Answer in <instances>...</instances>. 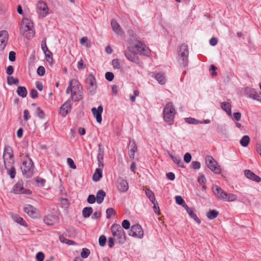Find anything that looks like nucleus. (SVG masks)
<instances>
[{
    "label": "nucleus",
    "instance_id": "37998d69",
    "mask_svg": "<svg viewBox=\"0 0 261 261\" xmlns=\"http://www.w3.org/2000/svg\"><path fill=\"white\" fill-rule=\"evenodd\" d=\"M237 200V196L233 194L227 193L226 199L224 201H234Z\"/></svg>",
    "mask_w": 261,
    "mask_h": 261
},
{
    "label": "nucleus",
    "instance_id": "49530a36",
    "mask_svg": "<svg viewBox=\"0 0 261 261\" xmlns=\"http://www.w3.org/2000/svg\"><path fill=\"white\" fill-rule=\"evenodd\" d=\"M36 115L41 119L44 117V113L40 107H37L36 109Z\"/></svg>",
    "mask_w": 261,
    "mask_h": 261
},
{
    "label": "nucleus",
    "instance_id": "c03bdc74",
    "mask_svg": "<svg viewBox=\"0 0 261 261\" xmlns=\"http://www.w3.org/2000/svg\"><path fill=\"white\" fill-rule=\"evenodd\" d=\"M90 253V250L87 248H83L81 253V256L82 258H85L88 257Z\"/></svg>",
    "mask_w": 261,
    "mask_h": 261
},
{
    "label": "nucleus",
    "instance_id": "de8ad7c7",
    "mask_svg": "<svg viewBox=\"0 0 261 261\" xmlns=\"http://www.w3.org/2000/svg\"><path fill=\"white\" fill-rule=\"evenodd\" d=\"M105 77L108 81L111 82L114 80V75L112 72H107L105 74Z\"/></svg>",
    "mask_w": 261,
    "mask_h": 261
},
{
    "label": "nucleus",
    "instance_id": "ea45409f",
    "mask_svg": "<svg viewBox=\"0 0 261 261\" xmlns=\"http://www.w3.org/2000/svg\"><path fill=\"white\" fill-rule=\"evenodd\" d=\"M7 83L9 85H18L19 81L17 79H15L13 76H9L7 77Z\"/></svg>",
    "mask_w": 261,
    "mask_h": 261
},
{
    "label": "nucleus",
    "instance_id": "bf43d9fd",
    "mask_svg": "<svg viewBox=\"0 0 261 261\" xmlns=\"http://www.w3.org/2000/svg\"><path fill=\"white\" fill-rule=\"evenodd\" d=\"M16 54L13 51H11L9 54V59L10 61L13 62L15 60Z\"/></svg>",
    "mask_w": 261,
    "mask_h": 261
},
{
    "label": "nucleus",
    "instance_id": "5fc2aeb1",
    "mask_svg": "<svg viewBox=\"0 0 261 261\" xmlns=\"http://www.w3.org/2000/svg\"><path fill=\"white\" fill-rule=\"evenodd\" d=\"M36 258L37 261H43L44 255L42 252H39L37 253Z\"/></svg>",
    "mask_w": 261,
    "mask_h": 261
},
{
    "label": "nucleus",
    "instance_id": "5701e85b",
    "mask_svg": "<svg viewBox=\"0 0 261 261\" xmlns=\"http://www.w3.org/2000/svg\"><path fill=\"white\" fill-rule=\"evenodd\" d=\"M183 207L185 208L187 212L188 213L191 218L193 219L197 223L200 224L201 223V221L197 217L196 215L186 204L183 205Z\"/></svg>",
    "mask_w": 261,
    "mask_h": 261
},
{
    "label": "nucleus",
    "instance_id": "58836bf2",
    "mask_svg": "<svg viewBox=\"0 0 261 261\" xmlns=\"http://www.w3.org/2000/svg\"><path fill=\"white\" fill-rule=\"evenodd\" d=\"M41 48L44 54H45V56L48 58L51 57L52 56L51 53L48 50L45 42H44V43H42L41 44Z\"/></svg>",
    "mask_w": 261,
    "mask_h": 261
},
{
    "label": "nucleus",
    "instance_id": "7c9ffc66",
    "mask_svg": "<svg viewBox=\"0 0 261 261\" xmlns=\"http://www.w3.org/2000/svg\"><path fill=\"white\" fill-rule=\"evenodd\" d=\"M103 154H104V148L101 145V144H98V154H97V161L99 163H100L101 161L103 160Z\"/></svg>",
    "mask_w": 261,
    "mask_h": 261
},
{
    "label": "nucleus",
    "instance_id": "72a5a7b5",
    "mask_svg": "<svg viewBox=\"0 0 261 261\" xmlns=\"http://www.w3.org/2000/svg\"><path fill=\"white\" fill-rule=\"evenodd\" d=\"M17 93L18 95L24 98L27 95V90L24 87L18 86L17 89Z\"/></svg>",
    "mask_w": 261,
    "mask_h": 261
},
{
    "label": "nucleus",
    "instance_id": "79ce46f5",
    "mask_svg": "<svg viewBox=\"0 0 261 261\" xmlns=\"http://www.w3.org/2000/svg\"><path fill=\"white\" fill-rule=\"evenodd\" d=\"M112 65L114 69H119L121 68L119 60L117 59H113L112 60Z\"/></svg>",
    "mask_w": 261,
    "mask_h": 261
},
{
    "label": "nucleus",
    "instance_id": "09e8293b",
    "mask_svg": "<svg viewBox=\"0 0 261 261\" xmlns=\"http://www.w3.org/2000/svg\"><path fill=\"white\" fill-rule=\"evenodd\" d=\"M37 74L40 76H43L45 73V69L43 66H40L37 70Z\"/></svg>",
    "mask_w": 261,
    "mask_h": 261
},
{
    "label": "nucleus",
    "instance_id": "b1692460",
    "mask_svg": "<svg viewBox=\"0 0 261 261\" xmlns=\"http://www.w3.org/2000/svg\"><path fill=\"white\" fill-rule=\"evenodd\" d=\"M23 189L22 181H19L13 187V192L16 194H22Z\"/></svg>",
    "mask_w": 261,
    "mask_h": 261
},
{
    "label": "nucleus",
    "instance_id": "393cba45",
    "mask_svg": "<svg viewBox=\"0 0 261 261\" xmlns=\"http://www.w3.org/2000/svg\"><path fill=\"white\" fill-rule=\"evenodd\" d=\"M221 107L229 116L232 117L231 106L229 102L225 101L222 102L221 103Z\"/></svg>",
    "mask_w": 261,
    "mask_h": 261
},
{
    "label": "nucleus",
    "instance_id": "bb28decb",
    "mask_svg": "<svg viewBox=\"0 0 261 261\" xmlns=\"http://www.w3.org/2000/svg\"><path fill=\"white\" fill-rule=\"evenodd\" d=\"M170 157L172 159L173 161L179 167L185 168L184 163L181 161L179 156H176L172 155L171 153L169 154Z\"/></svg>",
    "mask_w": 261,
    "mask_h": 261
},
{
    "label": "nucleus",
    "instance_id": "c756f323",
    "mask_svg": "<svg viewBox=\"0 0 261 261\" xmlns=\"http://www.w3.org/2000/svg\"><path fill=\"white\" fill-rule=\"evenodd\" d=\"M12 152V149L10 146L8 145L6 146L4 149L3 154L4 158H5L6 157H7L8 158H12L13 156Z\"/></svg>",
    "mask_w": 261,
    "mask_h": 261
},
{
    "label": "nucleus",
    "instance_id": "2f4dec72",
    "mask_svg": "<svg viewBox=\"0 0 261 261\" xmlns=\"http://www.w3.org/2000/svg\"><path fill=\"white\" fill-rule=\"evenodd\" d=\"M102 170L97 168L93 175L92 179L94 181H98L102 177Z\"/></svg>",
    "mask_w": 261,
    "mask_h": 261
},
{
    "label": "nucleus",
    "instance_id": "13d9d810",
    "mask_svg": "<svg viewBox=\"0 0 261 261\" xmlns=\"http://www.w3.org/2000/svg\"><path fill=\"white\" fill-rule=\"evenodd\" d=\"M95 200H96V198L94 195H90L88 197L87 202L89 203L92 204L95 202Z\"/></svg>",
    "mask_w": 261,
    "mask_h": 261
},
{
    "label": "nucleus",
    "instance_id": "c85d7f7f",
    "mask_svg": "<svg viewBox=\"0 0 261 261\" xmlns=\"http://www.w3.org/2000/svg\"><path fill=\"white\" fill-rule=\"evenodd\" d=\"M106 196V193L104 191L100 190H99L96 194V201L97 203H101Z\"/></svg>",
    "mask_w": 261,
    "mask_h": 261
},
{
    "label": "nucleus",
    "instance_id": "f8f14e48",
    "mask_svg": "<svg viewBox=\"0 0 261 261\" xmlns=\"http://www.w3.org/2000/svg\"><path fill=\"white\" fill-rule=\"evenodd\" d=\"M128 234L129 236L139 238H143L144 235L143 230L141 225L139 224L133 225Z\"/></svg>",
    "mask_w": 261,
    "mask_h": 261
},
{
    "label": "nucleus",
    "instance_id": "a878e982",
    "mask_svg": "<svg viewBox=\"0 0 261 261\" xmlns=\"http://www.w3.org/2000/svg\"><path fill=\"white\" fill-rule=\"evenodd\" d=\"M57 218L55 216L48 215L44 217V222L48 225H53L56 222Z\"/></svg>",
    "mask_w": 261,
    "mask_h": 261
},
{
    "label": "nucleus",
    "instance_id": "f704fd0d",
    "mask_svg": "<svg viewBox=\"0 0 261 261\" xmlns=\"http://www.w3.org/2000/svg\"><path fill=\"white\" fill-rule=\"evenodd\" d=\"M93 209L91 207H86L82 211V214L84 218H88L92 214Z\"/></svg>",
    "mask_w": 261,
    "mask_h": 261
},
{
    "label": "nucleus",
    "instance_id": "0e129e2a",
    "mask_svg": "<svg viewBox=\"0 0 261 261\" xmlns=\"http://www.w3.org/2000/svg\"><path fill=\"white\" fill-rule=\"evenodd\" d=\"M88 90L91 95H93L96 92V86H89Z\"/></svg>",
    "mask_w": 261,
    "mask_h": 261
},
{
    "label": "nucleus",
    "instance_id": "c9c22d12",
    "mask_svg": "<svg viewBox=\"0 0 261 261\" xmlns=\"http://www.w3.org/2000/svg\"><path fill=\"white\" fill-rule=\"evenodd\" d=\"M184 120L188 124H198L201 123V121L192 117L185 118Z\"/></svg>",
    "mask_w": 261,
    "mask_h": 261
},
{
    "label": "nucleus",
    "instance_id": "774afa93",
    "mask_svg": "<svg viewBox=\"0 0 261 261\" xmlns=\"http://www.w3.org/2000/svg\"><path fill=\"white\" fill-rule=\"evenodd\" d=\"M226 129L223 125H218L217 126V131L218 133H224Z\"/></svg>",
    "mask_w": 261,
    "mask_h": 261
},
{
    "label": "nucleus",
    "instance_id": "0eeeda50",
    "mask_svg": "<svg viewBox=\"0 0 261 261\" xmlns=\"http://www.w3.org/2000/svg\"><path fill=\"white\" fill-rule=\"evenodd\" d=\"M132 42L138 54L146 56H149L150 50L145 44L137 40L132 41Z\"/></svg>",
    "mask_w": 261,
    "mask_h": 261
},
{
    "label": "nucleus",
    "instance_id": "1a4fd4ad",
    "mask_svg": "<svg viewBox=\"0 0 261 261\" xmlns=\"http://www.w3.org/2000/svg\"><path fill=\"white\" fill-rule=\"evenodd\" d=\"M178 56L182 60V64L186 67L188 65L189 51L187 45L181 44L178 51Z\"/></svg>",
    "mask_w": 261,
    "mask_h": 261
},
{
    "label": "nucleus",
    "instance_id": "8fccbe9b",
    "mask_svg": "<svg viewBox=\"0 0 261 261\" xmlns=\"http://www.w3.org/2000/svg\"><path fill=\"white\" fill-rule=\"evenodd\" d=\"M107 213V218L108 219L110 218V217L115 214V212L113 208H109L106 211Z\"/></svg>",
    "mask_w": 261,
    "mask_h": 261
},
{
    "label": "nucleus",
    "instance_id": "6e6552de",
    "mask_svg": "<svg viewBox=\"0 0 261 261\" xmlns=\"http://www.w3.org/2000/svg\"><path fill=\"white\" fill-rule=\"evenodd\" d=\"M205 161L206 166L212 171L217 174L221 173V169L220 166L218 165V163L212 156H207Z\"/></svg>",
    "mask_w": 261,
    "mask_h": 261
},
{
    "label": "nucleus",
    "instance_id": "cd10ccee",
    "mask_svg": "<svg viewBox=\"0 0 261 261\" xmlns=\"http://www.w3.org/2000/svg\"><path fill=\"white\" fill-rule=\"evenodd\" d=\"M13 220L17 222V223L20 224L21 225L27 227L28 225L25 221L22 218L18 216V215H14L12 216Z\"/></svg>",
    "mask_w": 261,
    "mask_h": 261
},
{
    "label": "nucleus",
    "instance_id": "864d4df0",
    "mask_svg": "<svg viewBox=\"0 0 261 261\" xmlns=\"http://www.w3.org/2000/svg\"><path fill=\"white\" fill-rule=\"evenodd\" d=\"M67 162L68 165L71 168L73 169H75L76 168V166L74 164V163L72 159L68 158L67 160Z\"/></svg>",
    "mask_w": 261,
    "mask_h": 261
},
{
    "label": "nucleus",
    "instance_id": "f3484780",
    "mask_svg": "<svg viewBox=\"0 0 261 261\" xmlns=\"http://www.w3.org/2000/svg\"><path fill=\"white\" fill-rule=\"evenodd\" d=\"M8 39V33L7 31H0V50L5 47Z\"/></svg>",
    "mask_w": 261,
    "mask_h": 261
},
{
    "label": "nucleus",
    "instance_id": "052dcab7",
    "mask_svg": "<svg viewBox=\"0 0 261 261\" xmlns=\"http://www.w3.org/2000/svg\"><path fill=\"white\" fill-rule=\"evenodd\" d=\"M23 118L25 121H28L31 118L29 111L28 110H24Z\"/></svg>",
    "mask_w": 261,
    "mask_h": 261
},
{
    "label": "nucleus",
    "instance_id": "680f3d73",
    "mask_svg": "<svg viewBox=\"0 0 261 261\" xmlns=\"http://www.w3.org/2000/svg\"><path fill=\"white\" fill-rule=\"evenodd\" d=\"M184 159L185 162L189 163L192 159L191 154L190 153H186L184 155Z\"/></svg>",
    "mask_w": 261,
    "mask_h": 261
},
{
    "label": "nucleus",
    "instance_id": "3c124183",
    "mask_svg": "<svg viewBox=\"0 0 261 261\" xmlns=\"http://www.w3.org/2000/svg\"><path fill=\"white\" fill-rule=\"evenodd\" d=\"M175 201L177 204L178 205H182L186 204L184 199L180 196H176L175 197Z\"/></svg>",
    "mask_w": 261,
    "mask_h": 261
},
{
    "label": "nucleus",
    "instance_id": "4468645a",
    "mask_svg": "<svg viewBox=\"0 0 261 261\" xmlns=\"http://www.w3.org/2000/svg\"><path fill=\"white\" fill-rule=\"evenodd\" d=\"M213 191L214 194L218 198L223 201L226 199L227 193L220 187L215 186L213 187Z\"/></svg>",
    "mask_w": 261,
    "mask_h": 261
},
{
    "label": "nucleus",
    "instance_id": "7ed1b4c3",
    "mask_svg": "<svg viewBox=\"0 0 261 261\" xmlns=\"http://www.w3.org/2000/svg\"><path fill=\"white\" fill-rule=\"evenodd\" d=\"M175 112V109L172 102H169L166 104L163 111V118L169 125L173 124Z\"/></svg>",
    "mask_w": 261,
    "mask_h": 261
},
{
    "label": "nucleus",
    "instance_id": "a19ab883",
    "mask_svg": "<svg viewBox=\"0 0 261 261\" xmlns=\"http://www.w3.org/2000/svg\"><path fill=\"white\" fill-rule=\"evenodd\" d=\"M6 168L7 170V173L11 178H14L16 175V171L15 168L12 166L10 168H8L6 166Z\"/></svg>",
    "mask_w": 261,
    "mask_h": 261
},
{
    "label": "nucleus",
    "instance_id": "f03ea898",
    "mask_svg": "<svg viewBox=\"0 0 261 261\" xmlns=\"http://www.w3.org/2000/svg\"><path fill=\"white\" fill-rule=\"evenodd\" d=\"M19 31L24 37L28 39L33 38L35 36V31L32 21L27 18H23Z\"/></svg>",
    "mask_w": 261,
    "mask_h": 261
},
{
    "label": "nucleus",
    "instance_id": "4c0bfd02",
    "mask_svg": "<svg viewBox=\"0 0 261 261\" xmlns=\"http://www.w3.org/2000/svg\"><path fill=\"white\" fill-rule=\"evenodd\" d=\"M219 213L216 210L210 211L207 213V217L209 219H214L218 216Z\"/></svg>",
    "mask_w": 261,
    "mask_h": 261
},
{
    "label": "nucleus",
    "instance_id": "e2e57ef3",
    "mask_svg": "<svg viewBox=\"0 0 261 261\" xmlns=\"http://www.w3.org/2000/svg\"><path fill=\"white\" fill-rule=\"evenodd\" d=\"M152 204H153V210H154L155 213H156L158 215H160V210H159V207L157 205V204H158L157 201H156V202H154V203H152Z\"/></svg>",
    "mask_w": 261,
    "mask_h": 261
},
{
    "label": "nucleus",
    "instance_id": "69168bd1",
    "mask_svg": "<svg viewBox=\"0 0 261 261\" xmlns=\"http://www.w3.org/2000/svg\"><path fill=\"white\" fill-rule=\"evenodd\" d=\"M30 94L32 98H36L38 97V92L34 89L31 90Z\"/></svg>",
    "mask_w": 261,
    "mask_h": 261
},
{
    "label": "nucleus",
    "instance_id": "f257e3e1",
    "mask_svg": "<svg viewBox=\"0 0 261 261\" xmlns=\"http://www.w3.org/2000/svg\"><path fill=\"white\" fill-rule=\"evenodd\" d=\"M66 93H71V98L74 101H80L84 97L82 86L76 79L70 80Z\"/></svg>",
    "mask_w": 261,
    "mask_h": 261
},
{
    "label": "nucleus",
    "instance_id": "dca6fc26",
    "mask_svg": "<svg viewBox=\"0 0 261 261\" xmlns=\"http://www.w3.org/2000/svg\"><path fill=\"white\" fill-rule=\"evenodd\" d=\"M117 187L120 192H125L128 189V184L126 180L119 178L117 181Z\"/></svg>",
    "mask_w": 261,
    "mask_h": 261
},
{
    "label": "nucleus",
    "instance_id": "20e7f679",
    "mask_svg": "<svg viewBox=\"0 0 261 261\" xmlns=\"http://www.w3.org/2000/svg\"><path fill=\"white\" fill-rule=\"evenodd\" d=\"M20 169L23 175L27 178L31 177L33 174L34 164L31 158L26 156L22 161Z\"/></svg>",
    "mask_w": 261,
    "mask_h": 261
},
{
    "label": "nucleus",
    "instance_id": "4d7b16f0",
    "mask_svg": "<svg viewBox=\"0 0 261 261\" xmlns=\"http://www.w3.org/2000/svg\"><path fill=\"white\" fill-rule=\"evenodd\" d=\"M241 113L240 112H236L233 114L232 119L236 121H239L241 119Z\"/></svg>",
    "mask_w": 261,
    "mask_h": 261
},
{
    "label": "nucleus",
    "instance_id": "338daca9",
    "mask_svg": "<svg viewBox=\"0 0 261 261\" xmlns=\"http://www.w3.org/2000/svg\"><path fill=\"white\" fill-rule=\"evenodd\" d=\"M14 71L13 67L11 65L9 66L7 68L6 73L9 75H11Z\"/></svg>",
    "mask_w": 261,
    "mask_h": 261
},
{
    "label": "nucleus",
    "instance_id": "a18cd8bd",
    "mask_svg": "<svg viewBox=\"0 0 261 261\" xmlns=\"http://www.w3.org/2000/svg\"><path fill=\"white\" fill-rule=\"evenodd\" d=\"M98 242L100 246H104L107 242V238L106 236L104 235L100 236L99 238Z\"/></svg>",
    "mask_w": 261,
    "mask_h": 261
},
{
    "label": "nucleus",
    "instance_id": "9d476101",
    "mask_svg": "<svg viewBox=\"0 0 261 261\" xmlns=\"http://www.w3.org/2000/svg\"><path fill=\"white\" fill-rule=\"evenodd\" d=\"M37 12L40 17H45L48 12V9L46 4L43 1L38 2L37 4Z\"/></svg>",
    "mask_w": 261,
    "mask_h": 261
},
{
    "label": "nucleus",
    "instance_id": "39448f33",
    "mask_svg": "<svg viewBox=\"0 0 261 261\" xmlns=\"http://www.w3.org/2000/svg\"><path fill=\"white\" fill-rule=\"evenodd\" d=\"M112 233L119 244H123L125 240V233L122 227L119 224H113L111 226Z\"/></svg>",
    "mask_w": 261,
    "mask_h": 261
},
{
    "label": "nucleus",
    "instance_id": "6e6d98bb",
    "mask_svg": "<svg viewBox=\"0 0 261 261\" xmlns=\"http://www.w3.org/2000/svg\"><path fill=\"white\" fill-rule=\"evenodd\" d=\"M122 228H124L125 229H128L130 227V223L127 220H124L122 222Z\"/></svg>",
    "mask_w": 261,
    "mask_h": 261
},
{
    "label": "nucleus",
    "instance_id": "423d86ee",
    "mask_svg": "<svg viewBox=\"0 0 261 261\" xmlns=\"http://www.w3.org/2000/svg\"><path fill=\"white\" fill-rule=\"evenodd\" d=\"M135 47L132 45V41L129 43V45L126 50L124 52L126 58L132 62L136 64L139 63V58L137 56L136 53L134 51Z\"/></svg>",
    "mask_w": 261,
    "mask_h": 261
},
{
    "label": "nucleus",
    "instance_id": "a211bd4d",
    "mask_svg": "<svg viewBox=\"0 0 261 261\" xmlns=\"http://www.w3.org/2000/svg\"><path fill=\"white\" fill-rule=\"evenodd\" d=\"M137 152V147L134 140H130L129 143V151L128 154L130 159L134 160L135 154Z\"/></svg>",
    "mask_w": 261,
    "mask_h": 261
},
{
    "label": "nucleus",
    "instance_id": "ddd939ff",
    "mask_svg": "<svg viewBox=\"0 0 261 261\" xmlns=\"http://www.w3.org/2000/svg\"><path fill=\"white\" fill-rule=\"evenodd\" d=\"M23 211L31 218H35L37 217L38 210L30 204H25L23 206Z\"/></svg>",
    "mask_w": 261,
    "mask_h": 261
},
{
    "label": "nucleus",
    "instance_id": "9b49d317",
    "mask_svg": "<svg viewBox=\"0 0 261 261\" xmlns=\"http://www.w3.org/2000/svg\"><path fill=\"white\" fill-rule=\"evenodd\" d=\"M245 94L250 98L261 102V92H258L255 89L247 87L245 89Z\"/></svg>",
    "mask_w": 261,
    "mask_h": 261
},
{
    "label": "nucleus",
    "instance_id": "6ab92c4d",
    "mask_svg": "<svg viewBox=\"0 0 261 261\" xmlns=\"http://www.w3.org/2000/svg\"><path fill=\"white\" fill-rule=\"evenodd\" d=\"M244 174L247 178L253 181H256L257 182H259L261 181L260 177L255 174L250 170H245L244 171Z\"/></svg>",
    "mask_w": 261,
    "mask_h": 261
},
{
    "label": "nucleus",
    "instance_id": "603ef678",
    "mask_svg": "<svg viewBox=\"0 0 261 261\" xmlns=\"http://www.w3.org/2000/svg\"><path fill=\"white\" fill-rule=\"evenodd\" d=\"M191 165V167L194 169H199L201 166L200 162L198 161H193Z\"/></svg>",
    "mask_w": 261,
    "mask_h": 261
},
{
    "label": "nucleus",
    "instance_id": "412c9836",
    "mask_svg": "<svg viewBox=\"0 0 261 261\" xmlns=\"http://www.w3.org/2000/svg\"><path fill=\"white\" fill-rule=\"evenodd\" d=\"M111 26L113 31L116 33L117 35L122 36L124 34L122 29L120 28L119 24L118 23L117 21L115 19H113L111 21Z\"/></svg>",
    "mask_w": 261,
    "mask_h": 261
},
{
    "label": "nucleus",
    "instance_id": "aec40b11",
    "mask_svg": "<svg viewBox=\"0 0 261 261\" xmlns=\"http://www.w3.org/2000/svg\"><path fill=\"white\" fill-rule=\"evenodd\" d=\"M71 104L70 102H65L61 107L60 114L63 117H65L68 113L71 110Z\"/></svg>",
    "mask_w": 261,
    "mask_h": 261
},
{
    "label": "nucleus",
    "instance_id": "4be33fe9",
    "mask_svg": "<svg viewBox=\"0 0 261 261\" xmlns=\"http://www.w3.org/2000/svg\"><path fill=\"white\" fill-rule=\"evenodd\" d=\"M151 76L154 77L161 85H164L166 83V78L163 73H152Z\"/></svg>",
    "mask_w": 261,
    "mask_h": 261
},
{
    "label": "nucleus",
    "instance_id": "2eb2a0df",
    "mask_svg": "<svg viewBox=\"0 0 261 261\" xmlns=\"http://www.w3.org/2000/svg\"><path fill=\"white\" fill-rule=\"evenodd\" d=\"M91 112L96 118V121L100 123L102 121L101 114L103 112V107L102 106H99L97 108L93 107L91 109Z\"/></svg>",
    "mask_w": 261,
    "mask_h": 261
},
{
    "label": "nucleus",
    "instance_id": "e433bc0d",
    "mask_svg": "<svg viewBox=\"0 0 261 261\" xmlns=\"http://www.w3.org/2000/svg\"><path fill=\"white\" fill-rule=\"evenodd\" d=\"M250 142V138L248 136H244L241 139L240 142L241 145L243 147H247Z\"/></svg>",
    "mask_w": 261,
    "mask_h": 261
},
{
    "label": "nucleus",
    "instance_id": "473e14b6",
    "mask_svg": "<svg viewBox=\"0 0 261 261\" xmlns=\"http://www.w3.org/2000/svg\"><path fill=\"white\" fill-rule=\"evenodd\" d=\"M145 192L146 195L152 203H154V202H156L154 194L151 190L149 189H146Z\"/></svg>",
    "mask_w": 261,
    "mask_h": 261
}]
</instances>
